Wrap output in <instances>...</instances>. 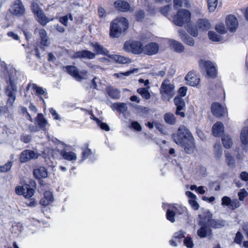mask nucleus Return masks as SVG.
Listing matches in <instances>:
<instances>
[{"mask_svg": "<svg viewBox=\"0 0 248 248\" xmlns=\"http://www.w3.org/2000/svg\"><path fill=\"white\" fill-rule=\"evenodd\" d=\"M172 138L174 142L182 147L186 154L194 153L196 149L194 139L186 126L181 125L177 133L172 135Z\"/></svg>", "mask_w": 248, "mask_h": 248, "instance_id": "f257e3e1", "label": "nucleus"}, {"mask_svg": "<svg viewBox=\"0 0 248 248\" xmlns=\"http://www.w3.org/2000/svg\"><path fill=\"white\" fill-rule=\"evenodd\" d=\"M10 71V73L9 74V79L7 81V85L5 88V93L8 97L6 102L7 108H11L13 107L16 99V94L17 92V88L15 83L14 78L11 75V73L15 72V70L12 69Z\"/></svg>", "mask_w": 248, "mask_h": 248, "instance_id": "f03ea898", "label": "nucleus"}, {"mask_svg": "<svg viewBox=\"0 0 248 248\" xmlns=\"http://www.w3.org/2000/svg\"><path fill=\"white\" fill-rule=\"evenodd\" d=\"M128 27V21L124 17H120L113 20L110 26V36L112 38H118L123 32Z\"/></svg>", "mask_w": 248, "mask_h": 248, "instance_id": "7ed1b4c3", "label": "nucleus"}, {"mask_svg": "<svg viewBox=\"0 0 248 248\" xmlns=\"http://www.w3.org/2000/svg\"><path fill=\"white\" fill-rule=\"evenodd\" d=\"M161 99L169 101L175 94L174 86L168 80H165L161 84L160 89Z\"/></svg>", "mask_w": 248, "mask_h": 248, "instance_id": "20e7f679", "label": "nucleus"}, {"mask_svg": "<svg viewBox=\"0 0 248 248\" xmlns=\"http://www.w3.org/2000/svg\"><path fill=\"white\" fill-rule=\"evenodd\" d=\"M190 16L191 14L188 10L182 9L179 10L177 15L173 17L172 22L176 26L182 27L190 22Z\"/></svg>", "mask_w": 248, "mask_h": 248, "instance_id": "39448f33", "label": "nucleus"}, {"mask_svg": "<svg viewBox=\"0 0 248 248\" xmlns=\"http://www.w3.org/2000/svg\"><path fill=\"white\" fill-rule=\"evenodd\" d=\"M124 49L135 54H140L143 51V45L139 41H127L124 44Z\"/></svg>", "mask_w": 248, "mask_h": 248, "instance_id": "423d86ee", "label": "nucleus"}, {"mask_svg": "<svg viewBox=\"0 0 248 248\" xmlns=\"http://www.w3.org/2000/svg\"><path fill=\"white\" fill-rule=\"evenodd\" d=\"M199 65L202 69L206 70L208 77L210 78H215L216 77V68L211 62L202 60L199 62Z\"/></svg>", "mask_w": 248, "mask_h": 248, "instance_id": "0eeeda50", "label": "nucleus"}, {"mask_svg": "<svg viewBox=\"0 0 248 248\" xmlns=\"http://www.w3.org/2000/svg\"><path fill=\"white\" fill-rule=\"evenodd\" d=\"M10 12L13 15L21 16L25 14V8L20 0H15L10 9Z\"/></svg>", "mask_w": 248, "mask_h": 248, "instance_id": "6e6552de", "label": "nucleus"}, {"mask_svg": "<svg viewBox=\"0 0 248 248\" xmlns=\"http://www.w3.org/2000/svg\"><path fill=\"white\" fill-rule=\"evenodd\" d=\"M226 108L223 105L217 102H214L211 105L212 114L217 117H220L226 112Z\"/></svg>", "mask_w": 248, "mask_h": 248, "instance_id": "1a4fd4ad", "label": "nucleus"}, {"mask_svg": "<svg viewBox=\"0 0 248 248\" xmlns=\"http://www.w3.org/2000/svg\"><path fill=\"white\" fill-rule=\"evenodd\" d=\"M226 25L230 31L234 32L237 29L238 22L233 15H229L226 16Z\"/></svg>", "mask_w": 248, "mask_h": 248, "instance_id": "9d476101", "label": "nucleus"}, {"mask_svg": "<svg viewBox=\"0 0 248 248\" xmlns=\"http://www.w3.org/2000/svg\"><path fill=\"white\" fill-rule=\"evenodd\" d=\"M39 154L33 151L26 150L20 155V161L21 162H26L31 159H36L38 157Z\"/></svg>", "mask_w": 248, "mask_h": 248, "instance_id": "9b49d317", "label": "nucleus"}, {"mask_svg": "<svg viewBox=\"0 0 248 248\" xmlns=\"http://www.w3.org/2000/svg\"><path fill=\"white\" fill-rule=\"evenodd\" d=\"M115 7L122 12H133L134 7H130L129 4L125 0H119L115 1L114 3Z\"/></svg>", "mask_w": 248, "mask_h": 248, "instance_id": "f8f14e48", "label": "nucleus"}, {"mask_svg": "<svg viewBox=\"0 0 248 248\" xmlns=\"http://www.w3.org/2000/svg\"><path fill=\"white\" fill-rule=\"evenodd\" d=\"M95 57V53L90 51L83 50L75 52L72 56L73 59L77 58H87L89 59H94Z\"/></svg>", "mask_w": 248, "mask_h": 248, "instance_id": "ddd939ff", "label": "nucleus"}, {"mask_svg": "<svg viewBox=\"0 0 248 248\" xmlns=\"http://www.w3.org/2000/svg\"><path fill=\"white\" fill-rule=\"evenodd\" d=\"M158 50V45L156 43L152 42L143 47V52L148 55H152L156 54Z\"/></svg>", "mask_w": 248, "mask_h": 248, "instance_id": "4468645a", "label": "nucleus"}, {"mask_svg": "<svg viewBox=\"0 0 248 248\" xmlns=\"http://www.w3.org/2000/svg\"><path fill=\"white\" fill-rule=\"evenodd\" d=\"M63 69H65L66 72L71 76L75 78L77 80L80 81L84 78L82 77L79 73L77 67L73 65H68L63 67Z\"/></svg>", "mask_w": 248, "mask_h": 248, "instance_id": "2eb2a0df", "label": "nucleus"}, {"mask_svg": "<svg viewBox=\"0 0 248 248\" xmlns=\"http://www.w3.org/2000/svg\"><path fill=\"white\" fill-rule=\"evenodd\" d=\"M187 84L191 86H196L200 83V79L195 73L190 72L186 77Z\"/></svg>", "mask_w": 248, "mask_h": 248, "instance_id": "dca6fc26", "label": "nucleus"}, {"mask_svg": "<svg viewBox=\"0 0 248 248\" xmlns=\"http://www.w3.org/2000/svg\"><path fill=\"white\" fill-rule=\"evenodd\" d=\"M38 33L41 39L40 43L44 46H48L50 44V40L47 35L46 30L44 29H36L34 31V33Z\"/></svg>", "mask_w": 248, "mask_h": 248, "instance_id": "f3484780", "label": "nucleus"}, {"mask_svg": "<svg viewBox=\"0 0 248 248\" xmlns=\"http://www.w3.org/2000/svg\"><path fill=\"white\" fill-rule=\"evenodd\" d=\"M170 46L175 52L182 53L184 52L185 47L180 42L173 39H170L168 42Z\"/></svg>", "mask_w": 248, "mask_h": 248, "instance_id": "a211bd4d", "label": "nucleus"}, {"mask_svg": "<svg viewBox=\"0 0 248 248\" xmlns=\"http://www.w3.org/2000/svg\"><path fill=\"white\" fill-rule=\"evenodd\" d=\"M90 45L93 48V50L95 51V55L102 54L108 56V51L98 43H91Z\"/></svg>", "mask_w": 248, "mask_h": 248, "instance_id": "6ab92c4d", "label": "nucleus"}, {"mask_svg": "<svg viewBox=\"0 0 248 248\" xmlns=\"http://www.w3.org/2000/svg\"><path fill=\"white\" fill-rule=\"evenodd\" d=\"M224 127L220 122L215 123L212 127V133L215 136H219L224 132Z\"/></svg>", "mask_w": 248, "mask_h": 248, "instance_id": "aec40b11", "label": "nucleus"}, {"mask_svg": "<svg viewBox=\"0 0 248 248\" xmlns=\"http://www.w3.org/2000/svg\"><path fill=\"white\" fill-rule=\"evenodd\" d=\"M113 110H117L120 113H124L127 110L126 104L124 103H114L111 105Z\"/></svg>", "mask_w": 248, "mask_h": 248, "instance_id": "412c9836", "label": "nucleus"}, {"mask_svg": "<svg viewBox=\"0 0 248 248\" xmlns=\"http://www.w3.org/2000/svg\"><path fill=\"white\" fill-rule=\"evenodd\" d=\"M59 153L64 159L68 161H75L77 159V155L73 152H66L63 150L59 151Z\"/></svg>", "mask_w": 248, "mask_h": 248, "instance_id": "4be33fe9", "label": "nucleus"}, {"mask_svg": "<svg viewBox=\"0 0 248 248\" xmlns=\"http://www.w3.org/2000/svg\"><path fill=\"white\" fill-rule=\"evenodd\" d=\"M33 174L37 179L46 178L47 176V172L45 167H40L38 169L34 170Z\"/></svg>", "mask_w": 248, "mask_h": 248, "instance_id": "5701e85b", "label": "nucleus"}, {"mask_svg": "<svg viewBox=\"0 0 248 248\" xmlns=\"http://www.w3.org/2000/svg\"><path fill=\"white\" fill-rule=\"evenodd\" d=\"M222 143L225 148H231L233 142L231 137L227 134L224 135L222 137Z\"/></svg>", "mask_w": 248, "mask_h": 248, "instance_id": "b1692460", "label": "nucleus"}, {"mask_svg": "<svg viewBox=\"0 0 248 248\" xmlns=\"http://www.w3.org/2000/svg\"><path fill=\"white\" fill-rule=\"evenodd\" d=\"M197 26L202 31L208 30L210 28V24L208 20L200 19L197 22Z\"/></svg>", "mask_w": 248, "mask_h": 248, "instance_id": "393cba45", "label": "nucleus"}, {"mask_svg": "<svg viewBox=\"0 0 248 248\" xmlns=\"http://www.w3.org/2000/svg\"><path fill=\"white\" fill-rule=\"evenodd\" d=\"M40 13L36 15L38 21L42 25L45 26L48 23L50 19L46 16L43 11H40Z\"/></svg>", "mask_w": 248, "mask_h": 248, "instance_id": "a878e982", "label": "nucleus"}, {"mask_svg": "<svg viewBox=\"0 0 248 248\" xmlns=\"http://www.w3.org/2000/svg\"><path fill=\"white\" fill-rule=\"evenodd\" d=\"M108 95L113 99H119L120 97V91L111 87L106 89Z\"/></svg>", "mask_w": 248, "mask_h": 248, "instance_id": "bb28decb", "label": "nucleus"}, {"mask_svg": "<svg viewBox=\"0 0 248 248\" xmlns=\"http://www.w3.org/2000/svg\"><path fill=\"white\" fill-rule=\"evenodd\" d=\"M240 140L243 144L246 145L248 143V126H246L242 129Z\"/></svg>", "mask_w": 248, "mask_h": 248, "instance_id": "cd10ccee", "label": "nucleus"}, {"mask_svg": "<svg viewBox=\"0 0 248 248\" xmlns=\"http://www.w3.org/2000/svg\"><path fill=\"white\" fill-rule=\"evenodd\" d=\"M208 35L210 40L213 42H221L223 40V38L221 35L213 31H209Z\"/></svg>", "mask_w": 248, "mask_h": 248, "instance_id": "c85d7f7f", "label": "nucleus"}, {"mask_svg": "<svg viewBox=\"0 0 248 248\" xmlns=\"http://www.w3.org/2000/svg\"><path fill=\"white\" fill-rule=\"evenodd\" d=\"M189 5L188 0H173V6L176 9L182 7H188Z\"/></svg>", "mask_w": 248, "mask_h": 248, "instance_id": "c756f323", "label": "nucleus"}, {"mask_svg": "<svg viewBox=\"0 0 248 248\" xmlns=\"http://www.w3.org/2000/svg\"><path fill=\"white\" fill-rule=\"evenodd\" d=\"M164 119L166 123L169 124H174L176 123V118L173 114L167 113L164 115Z\"/></svg>", "mask_w": 248, "mask_h": 248, "instance_id": "7c9ffc66", "label": "nucleus"}, {"mask_svg": "<svg viewBox=\"0 0 248 248\" xmlns=\"http://www.w3.org/2000/svg\"><path fill=\"white\" fill-rule=\"evenodd\" d=\"M207 216L209 217L207 220L208 225L213 228H219L221 226L220 223L217 220L210 218L212 217V215L210 213L207 212Z\"/></svg>", "mask_w": 248, "mask_h": 248, "instance_id": "2f4dec72", "label": "nucleus"}, {"mask_svg": "<svg viewBox=\"0 0 248 248\" xmlns=\"http://www.w3.org/2000/svg\"><path fill=\"white\" fill-rule=\"evenodd\" d=\"M36 121L38 126L41 128L45 127L47 124L46 120L41 113L38 114L37 117L36 118Z\"/></svg>", "mask_w": 248, "mask_h": 248, "instance_id": "473e14b6", "label": "nucleus"}, {"mask_svg": "<svg viewBox=\"0 0 248 248\" xmlns=\"http://www.w3.org/2000/svg\"><path fill=\"white\" fill-rule=\"evenodd\" d=\"M137 92L140 95L146 100L150 99L151 95L148 91V89L146 88H140L137 90Z\"/></svg>", "mask_w": 248, "mask_h": 248, "instance_id": "72a5a7b5", "label": "nucleus"}, {"mask_svg": "<svg viewBox=\"0 0 248 248\" xmlns=\"http://www.w3.org/2000/svg\"><path fill=\"white\" fill-rule=\"evenodd\" d=\"M32 88L35 91L36 95L39 96L40 95H46L47 94L46 90L43 89L42 87H39L36 84L33 83L32 84Z\"/></svg>", "mask_w": 248, "mask_h": 248, "instance_id": "f704fd0d", "label": "nucleus"}, {"mask_svg": "<svg viewBox=\"0 0 248 248\" xmlns=\"http://www.w3.org/2000/svg\"><path fill=\"white\" fill-rule=\"evenodd\" d=\"M210 229L206 226H202L197 232V234L200 237H205L210 232Z\"/></svg>", "mask_w": 248, "mask_h": 248, "instance_id": "c9c22d12", "label": "nucleus"}, {"mask_svg": "<svg viewBox=\"0 0 248 248\" xmlns=\"http://www.w3.org/2000/svg\"><path fill=\"white\" fill-rule=\"evenodd\" d=\"M174 102L177 108H179V109L185 108V103L181 97H175L174 99Z\"/></svg>", "mask_w": 248, "mask_h": 248, "instance_id": "e433bc0d", "label": "nucleus"}, {"mask_svg": "<svg viewBox=\"0 0 248 248\" xmlns=\"http://www.w3.org/2000/svg\"><path fill=\"white\" fill-rule=\"evenodd\" d=\"M214 155L217 159H219L222 155V149L219 144H216L214 146Z\"/></svg>", "mask_w": 248, "mask_h": 248, "instance_id": "4c0bfd02", "label": "nucleus"}, {"mask_svg": "<svg viewBox=\"0 0 248 248\" xmlns=\"http://www.w3.org/2000/svg\"><path fill=\"white\" fill-rule=\"evenodd\" d=\"M112 58L117 62L120 63H126L130 62V60L124 56L118 55L112 56Z\"/></svg>", "mask_w": 248, "mask_h": 248, "instance_id": "58836bf2", "label": "nucleus"}, {"mask_svg": "<svg viewBox=\"0 0 248 248\" xmlns=\"http://www.w3.org/2000/svg\"><path fill=\"white\" fill-rule=\"evenodd\" d=\"M218 0H208V9L210 12H213L216 8L217 5Z\"/></svg>", "mask_w": 248, "mask_h": 248, "instance_id": "ea45409f", "label": "nucleus"}, {"mask_svg": "<svg viewBox=\"0 0 248 248\" xmlns=\"http://www.w3.org/2000/svg\"><path fill=\"white\" fill-rule=\"evenodd\" d=\"M93 119L96 121L98 126H99L102 130L106 131H109V126L107 123L101 122V121L96 118H94Z\"/></svg>", "mask_w": 248, "mask_h": 248, "instance_id": "a19ab883", "label": "nucleus"}, {"mask_svg": "<svg viewBox=\"0 0 248 248\" xmlns=\"http://www.w3.org/2000/svg\"><path fill=\"white\" fill-rule=\"evenodd\" d=\"M25 191L24 193V196L26 198H30L34 195V190L30 188L28 185L25 186Z\"/></svg>", "mask_w": 248, "mask_h": 248, "instance_id": "79ce46f5", "label": "nucleus"}, {"mask_svg": "<svg viewBox=\"0 0 248 248\" xmlns=\"http://www.w3.org/2000/svg\"><path fill=\"white\" fill-rule=\"evenodd\" d=\"M136 20L138 21H142L145 17V13L143 10H140L135 13Z\"/></svg>", "mask_w": 248, "mask_h": 248, "instance_id": "37998d69", "label": "nucleus"}, {"mask_svg": "<svg viewBox=\"0 0 248 248\" xmlns=\"http://www.w3.org/2000/svg\"><path fill=\"white\" fill-rule=\"evenodd\" d=\"M12 166V162L9 161L3 166H0V172H5L10 170Z\"/></svg>", "mask_w": 248, "mask_h": 248, "instance_id": "c03bdc74", "label": "nucleus"}, {"mask_svg": "<svg viewBox=\"0 0 248 248\" xmlns=\"http://www.w3.org/2000/svg\"><path fill=\"white\" fill-rule=\"evenodd\" d=\"M31 9L35 15L40 13V11H43L42 9L39 6L37 3L33 2L31 5Z\"/></svg>", "mask_w": 248, "mask_h": 248, "instance_id": "a18cd8bd", "label": "nucleus"}, {"mask_svg": "<svg viewBox=\"0 0 248 248\" xmlns=\"http://www.w3.org/2000/svg\"><path fill=\"white\" fill-rule=\"evenodd\" d=\"M175 213L174 211L170 210V209H168L166 213V217L167 219L170 220L171 222H174L175 221Z\"/></svg>", "mask_w": 248, "mask_h": 248, "instance_id": "49530a36", "label": "nucleus"}, {"mask_svg": "<svg viewBox=\"0 0 248 248\" xmlns=\"http://www.w3.org/2000/svg\"><path fill=\"white\" fill-rule=\"evenodd\" d=\"M215 29L218 33L223 34L227 32V30L223 24H219L216 26Z\"/></svg>", "mask_w": 248, "mask_h": 248, "instance_id": "de8ad7c7", "label": "nucleus"}, {"mask_svg": "<svg viewBox=\"0 0 248 248\" xmlns=\"http://www.w3.org/2000/svg\"><path fill=\"white\" fill-rule=\"evenodd\" d=\"M138 71V69H133L132 70H129L125 72L115 74L114 75L117 76V77H118V78H120L122 76H128L134 73L135 72H137Z\"/></svg>", "mask_w": 248, "mask_h": 248, "instance_id": "09e8293b", "label": "nucleus"}, {"mask_svg": "<svg viewBox=\"0 0 248 248\" xmlns=\"http://www.w3.org/2000/svg\"><path fill=\"white\" fill-rule=\"evenodd\" d=\"M184 43L190 46H194L195 44L194 39L188 35L183 41Z\"/></svg>", "mask_w": 248, "mask_h": 248, "instance_id": "8fccbe9b", "label": "nucleus"}, {"mask_svg": "<svg viewBox=\"0 0 248 248\" xmlns=\"http://www.w3.org/2000/svg\"><path fill=\"white\" fill-rule=\"evenodd\" d=\"M241 205L240 202L237 199H233L232 200L230 207L232 210H234L238 208Z\"/></svg>", "mask_w": 248, "mask_h": 248, "instance_id": "3c124183", "label": "nucleus"}, {"mask_svg": "<svg viewBox=\"0 0 248 248\" xmlns=\"http://www.w3.org/2000/svg\"><path fill=\"white\" fill-rule=\"evenodd\" d=\"M171 10V6L170 5L162 7L160 8V12L164 16H167L169 12Z\"/></svg>", "mask_w": 248, "mask_h": 248, "instance_id": "603ef678", "label": "nucleus"}, {"mask_svg": "<svg viewBox=\"0 0 248 248\" xmlns=\"http://www.w3.org/2000/svg\"><path fill=\"white\" fill-rule=\"evenodd\" d=\"M221 201V204L222 205L230 206L232 200L230 197L228 196H224L222 198Z\"/></svg>", "mask_w": 248, "mask_h": 248, "instance_id": "864d4df0", "label": "nucleus"}, {"mask_svg": "<svg viewBox=\"0 0 248 248\" xmlns=\"http://www.w3.org/2000/svg\"><path fill=\"white\" fill-rule=\"evenodd\" d=\"M187 31L191 35L194 37H197L198 35V31L196 27H189Z\"/></svg>", "mask_w": 248, "mask_h": 248, "instance_id": "5fc2aeb1", "label": "nucleus"}, {"mask_svg": "<svg viewBox=\"0 0 248 248\" xmlns=\"http://www.w3.org/2000/svg\"><path fill=\"white\" fill-rule=\"evenodd\" d=\"M248 195V193L245 189H241V191L238 193L239 200L243 201L244 198L246 197Z\"/></svg>", "mask_w": 248, "mask_h": 248, "instance_id": "6e6d98bb", "label": "nucleus"}, {"mask_svg": "<svg viewBox=\"0 0 248 248\" xmlns=\"http://www.w3.org/2000/svg\"><path fill=\"white\" fill-rule=\"evenodd\" d=\"M225 157L228 165L229 166L233 165L234 164V159L233 157L229 153H228L225 154Z\"/></svg>", "mask_w": 248, "mask_h": 248, "instance_id": "4d7b16f0", "label": "nucleus"}, {"mask_svg": "<svg viewBox=\"0 0 248 248\" xmlns=\"http://www.w3.org/2000/svg\"><path fill=\"white\" fill-rule=\"evenodd\" d=\"M44 198L50 202H52L53 201L52 194L50 191H46L44 193Z\"/></svg>", "mask_w": 248, "mask_h": 248, "instance_id": "13d9d810", "label": "nucleus"}, {"mask_svg": "<svg viewBox=\"0 0 248 248\" xmlns=\"http://www.w3.org/2000/svg\"><path fill=\"white\" fill-rule=\"evenodd\" d=\"M82 150V157L83 158V160H84L92 154V151L88 148L86 149H83Z\"/></svg>", "mask_w": 248, "mask_h": 248, "instance_id": "bf43d9fd", "label": "nucleus"}, {"mask_svg": "<svg viewBox=\"0 0 248 248\" xmlns=\"http://www.w3.org/2000/svg\"><path fill=\"white\" fill-rule=\"evenodd\" d=\"M189 203L193 209L197 210L199 209V205L195 200L190 199L189 200Z\"/></svg>", "mask_w": 248, "mask_h": 248, "instance_id": "052dcab7", "label": "nucleus"}, {"mask_svg": "<svg viewBox=\"0 0 248 248\" xmlns=\"http://www.w3.org/2000/svg\"><path fill=\"white\" fill-rule=\"evenodd\" d=\"M184 244L187 247L189 248H192L193 247V243L191 239L189 237H186L184 239Z\"/></svg>", "mask_w": 248, "mask_h": 248, "instance_id": "680f3d73", "label": "nucleus"}, {"mask_svg": "<svg viewBox=\"0 0 248 248\" xmlns=\"http://www.w3.org/2000/svg\"><path fill=\"white\" fill-rule=\"evenodd\" d=\"M243 236L242 234L239 232H237L235 235L234 242L237 244H240L241 242Z\"/></svg>", "mask_w": 248, "mask_h": 248, "instance_id": "e2e57ef3", "label": "nucleus"}, {"mask_svg": "<svg viewBox=\"0 0 248 248\" xmlns=\"http://www.w3.org/2000/svg\"><path fill=\"white\" fill-rule=\"evenodd\" d=\"M25 186H17L16 188V194L18 195H23L25 191Z\"/></svg>", "mask_w": 248, "mask_h": 248, "instance_id": "0e129e2a", "label": "nucleus"}, {"mask_svg": "<svg viewBox=\"0 0 248 248\" xmlns=\"http://www.w3.org/2000/svg\"><path fill=\"white\" fill-rule=\"evenodd\" d=\"M179 36L182 41H183L188 35L185 32V31L180 29L178 31Z\"/></svg>", "mask_w": 248, "mask_h": 248, "instance_id": "69168bd1", "label": "nucleus"}, {"mask_svg": "<svg viewBox=\"0 0 248 248\" xmlns=\"http://www.w3.org/2000/svg\"><path fill=\"white\" fill-rule=\"evenodd\" d=\"M131 126L135 130L140 131L141 130V126L137 122H133L131 123Z\"/></svg>", "mask_w": 248, "mask_h": 248, "instance_id": "338daca9", "label": "nucleus"}, {"mask_svg": "<svg viewBox=\"0 0 248 248\" xmlns=\"http://www.w3.org/2000/svg\"><path fill=\"white\" fill-rule=\"evenodd\" d=\"M98 13L99 16L101 18L105 17L106 16V12L102 7H98Z\"/></svg>", "mask_w": 248, "mask_h": 248, "instance_id": "774afa93", "label": "nucleus"}]
</instances>
